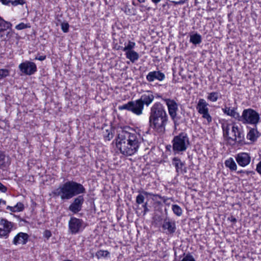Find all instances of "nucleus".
Segmentation results:
<instances>
[{
    "label": "nucleus",
    "instance_id": "obj_1",
    "mask_svg": "<svg viewBox=\"0 0 261 261\" xmlns=\"http://www.w3.org/2000/svg\"><path fill=\"white\" fill-rule=\"evenodd\" d=\"M128 126H115L117 135L115 145L122 154L126 156L134 154L143 140L139 134L128 132Z\"/></svg>",
    "mask_w": 261,
    "mask_h": 261
},
{
    "label": "nucleus",
    "instance_id": "obj_2",
    "mask_svg": "<svg viewBox=\"0 0 261 261\" xmlns=\"http://www.w3.org/2000/svg\"><path fill=\"white\" fill-rule=\"evenodd\" d=\"M169 122V117L164 105L160 102H155L150 108L149 123L155 133L163 134Z\"/></svg>",
    "mask_w": 261,
    "mask_h": 261
},
{
    "label": "nucleus",
    "instance_id": "obj_3",
    "mask_svg": "<svg viewBox=\"0 0 261 261\" xmlns=\"http://www.w3.org/2000/svg\"><path fill=\"white\" fill-rule=\"evenodd\" d=\"M84 186L73 181H68L52 191L54 197H60L61 200H68L75 195L85 193Z\"/></svg>",
    "mask_w": 261,
    "mask_h": 261
},
{
    "label": "nucleus",
    "instance_id": "obj_4",
    "mask_svg": "<svg viewBox=\"0 0 261 261\" xmlns=\"http://www.w3.org/2000/svg\"><path fill=\"white\" fill-rule=\"evenodd\" d=\"M172 143L174 154L185 151L190 145L189 139L185 133H181L175 136L172 141Z\"/></svg>",
    "mask_w": 261,
    "mask_h": 261
},
{
    "label": "nucleus",
    "instance_id": "obj_5",
    "mask_svg": "<svg viewBox=\"0 0 261 261\" xmlns=\"http://www.w3.org/2000/svg\"><path fill=\"white\" fill-rule=\"evenodd\" d=\"M259 120V113L254 109L248 108L243 111L242 115H240L239 121L245 125L250 124L256 127Z\"/></svg>",
    "mask_w": 261,
    "mask_h": 261
},
{
    "label": "nucleus",
    "instance_id": "obj_6",
    "mask_svg": "<svg viewBox=\"0 0 261 261\" xmlns=\"http://www.w3.org/2000/svg\"><path fill=\"white\" fill-rule=\"evenodd\" d=\"M118 109L120 110H126L136 115L140 116L143 114L144 107L142 103L138 99L136 100L128 101L127 103L122 106H119Z\"/></svg>",
    "mask_w": 261,
    "mask_h": 261
},
{
    "label": "nucleus",
    "instance_id": "obj_7",
    "mask_svg": "<svg viewBox=\"0 0 261 261\" xmlns=\"http://www.w3.org/2000/svg\"><path fill=\"white\" fill-rule=\"evenodd\" d=\"M208 106V103L204 99L201 98L198 100L196 109L198 112L202 115V117L206 119V124H209L212 121V117L209 113Z\"/></svg>",
    "mask_w": 261,
    "mask_h": 261
},
{
    "label": "nucleus",
    "instance_id": "obj_8",
    "mask_svg": "<svg viewBox=\"0 0 261 261\" xmlns=\"http://www.w3.org/2000/svg\"><path fill=\"white\" fill-rule=\"evenodd\" d=\"M233 137H228V139L233 142L232 144L237 143L239 145L245 144V138L243 130L238 125H233L231 129Z\"/></svg>",
    "mask_w": 261,
    "mask_h": 261
},
{
    "label": "nucleus",
    "instance_id": "obj_9",
    "mask_svg": "<svg viewBox=\"0 0 261 261\" xmlns=\"http://www.w3.org/2000/svg\"><path fill=\"white\" fill-rule=\"evenodd\" d=\"M83 225L84 222L82 219L71 217L68 222L69 231L72 234H76L83 230L84 228Z\"/></svg>",
    "mask_w": 261,
    "mask_h": 261
},
{
    "label": "nucleus",
    "instance_id": "obj_10",
    "mask_svg": "<svg viewBox=\"0 0 261 261\" xmlns=\"http://www.w3.org/2000/svg\"><path fill=\"white\" fill-rule=\"evenodd\" d=\"M13 227V223L7 219L0 218V238H8Z\"/></svg>",
    "mask_w": 261,
    "mask_h": 261
},
{
    "label": "nucleus",
    "instance_id": "obj_11",
    "mask_svg": "<svg viewBox=\"0 0 261 261\" xmlns=\"http://www.w3.org/2000/svg\"><path fill=\"white\" fill-rule=\"evenodd\" d=\"M167 106L169 114L172 120L175 122L178 111V104L174 100L170 98H162Z\"/></svg>",
    "mask_w": 261,
    "mask_h": 261
},
{
    "label": "nucleus",
    "instance_id": "obj_12",
    "mask_svg": "<svg viewBox=\"0 0 261 261\" xmlns=\"http://www.w3.org/2000/svg\"><path fill=\"white\" fill-rule=\"evenodd\" d=\"M18 68L22 73L28 75L34 74L37 71L36 64L34 62L30 61L21 63L19 65Z\"/></svg>",
    "mask_w": 261,
    "mask_h": 261
},
{
    "label": "nucleus",
    "instance_id": "obj_13",
    "mask_svg": "<svg viewBox=\"0 0 261 261\" xmlns=\"http://www.w3.org/2000/svg\"><path fill=\"white\" fill-rule=\"evenodd\" d=\"M162 227L167 234H173L176 230L175 221L169 217H166L164 219Z\"/></svg>",
    "mask_w": 261,
    "mask_h": 261
},
{
    "label": "nucleus",
    "instance_id": "obj_14",
    "mask_svg": "<svg viewBox=\"0 0 261 261\" xmlns=\"http://www.w3.org/2000/svg\"><path fill=\"white\" fill-rule=\"evenodd\" d=\"M84 201L83 196H79L74 199L73 202L69 205V210L73 213H78L81 211Z\"/></svg>",
    "mask_w": 261,
    "mask_h": 261
},
{
    "label": "nucleus",
    "instance_id": "obj_15",
    "mask_svg": "<svg viewBox=\"0 0 261 261\" xmlns=\"http://www.w3.org/2000/svg\"><path fill=\"white\" fill-rule=\"evenodd\" d=\"M172 163L175 167L177 174H183L187 172V167L185 166V162H182L178 158H173Z\"/></svg>",
    "mask_w": 261,
    "mask_h": 261
},
{
    "label": "nucleus",
    "instance_id": "obj_16",
    "mask_svg": "<svg viewBox=\"0 0 261 261\" xmlns=\"http://www.w3.org/2000/svg\"><path fill=\"white\" fill-rule=\"evenodd\" d=\"M236 160L240 166L245 167L250 163L251 158L248 153L241 152L236 155Z\"/></svg>",
    "mask_w": 261,
    "mask_h": 261
},
{
    "label": "nucleus",
    "instance_id": "obj_17",
    "mask_svg": "<svg viewBox=\"0 0 261 261\" xmlns=\"http://www.w3.org/2000/svg\"><path fill=\"white\" fill-rule=\"evenodd\" d=\"M155 96L153 93L150 91H147L146 93L142 94L139 99L144 107L146 106L148 107L153 101Z\"/></svg>",
    "mask_w": 261,
    "mask_h": 261
},
{
    "label": "nucleus",
    "instance_id": "obj_18",
    "mask_svg": "<svg viewBox=\"0 0 261 261\" xmlns=\"http://www.w3.org/2000/svg\"><path fill=\"white\" fill-rule=\"evenodd\" d=\"M165 78V74L160 71H151L146 75V80L149 82H152L155 80H157L159 81H162Z\"/></svg>",
    "mask_w": 261,
    "mask_h": 261
},
{
    "label": "nucleus",
    "instance_id": "obj_19",
    "mask_svg": "<svg viewBox=\"0 0 261 261\" xmlns=\"http://www.w3.org/2000/svg\"><path fill=\"white\" fill-rule=\"evenodd\" d=\"M29 238V236L27 233L19 232L14 237L13 243L15 245L20 244L24 245L28 242Z\"/></svg>",
    "mask_w": 261,
    "mask_h": 261
},
{
    "label": "nucleus",
    "instance_id": "obj_20",
    "mask_svg": "<svg viewBox=\"0 0 261 261\" xmlns=\"http://www.w3.org/2000/svg\"><path fill=\"white\" fill-rule=\"evenodd\" d=\"M223 111L225 114L239 121L240 115L234 108L230 109L229 107H225L223 109Z\"/></svg>",
    "mask_w": 261,
    "mask_h": 261
},
{
    "label": "nucleus",
    "instance_id": "obj_21",
    "mask_svg": "<svg viewBox=\"0 0 261 261\" xmlns=\"http://www.w3.org/2000/svg\"><path fill=\"white\" fill-rule=\"evenodd\" d=\"M259 133L257 130V127L256 126L253 128H251L249 130L247 135V138L252 142H254L257 140V138L259 137Z\"/></svg>",
    "mask_w": 261,
    "mask_h": 261
},
{
    "label": "nucleus",
    "instance_id": "obj_22",
    "mask_svg": "<svg viewBox=\"0 0 261 261\" xmlns=\"http://www.w3.org/2000/svg\"><path fill=\"white\" fill-rule=\"evenodd\" d=\"M10 164L9 157L6 156L4 152L0 151V169H5L8 167Z\"/></svg>",
    "mask_w": 261,
    "mask_h": 261
},
{
    "label": "nucleus",
    "instance_id": "obj_23",
    "mask_svg": "<svg viewBox=\"0 0 261 261\" xmlns=\"http://www.w3.org/2000/svg\"><path fill=\"white\" fill-rule=\"evenodd\" d=\"M139 194L137 196L136 199V203L139 205L143 204L145 203V196L153 195L145 191H139Z\"/></svg>",
    "mask_w": 261,
    "mask_h": 261
},
{
    "label": "nucleus",
    "instance_id": "obj_24",
    "mask_svg": "<svg viewBox=\"0 0 261 261\" xmlns=\"http://www.w3.org/2000/svg\"><path fill=\"white\" fill-rule=\"evenodd\" d=\"M125 56L126 58L129 59L132 63H134L138 60L139 58V54L134 50L126 51Z\"/></svg>",
    "mask_w": 261,
    "mask_h": 261
},
{
    "label": "nucleus",
    "instance_id": "obj_25",
    "mask_svg": "<svg viewBox=\"0 0 261 261\" xmlns=\"http://www.w3.org/2000/svg\"><path fill=\"white\" fill-rule=\"evenodd\" d=\"M12 27V24L9 21H5L3 18L0 17V34Z\"/></svg>",
    "mask_w": 261,
    "mask_h": 261
},
{
    "label": "nucleus",
    "instance_id": "obj_26",
    "mask_svg": "<svg viewBox=\"0 0 261 261\" xmlns=\"http://www.w3.org/2000/svg\"><path fill=\"white\" fill-rule=\"evenodd\" d=\"M202 41L201 36L198 34L195 33L190 35V42L194 45L200 44Z\"/></svg>",
    "mask_w": 261,
    "mask_h": 261
},
{
    "label": "nucleus",
    "instance_id": "obj_27",
    "mask_svg": "<svg viewBox=\"0 0 261 261\" xmlns=\"http://www.w3.org/2000/svg\"><path fill=\"white\" fill-rule=\"evenodd\" d=\"M225 165L226 167L229 168L230 170H236L237 169V166L232 158H230L225 162Z\"/></svg>",
    "mask_w": 261,
    "mask_h": 261
},
{
    "label": "nucleus",
    "instance_id": "obj_28",
    "mask_svg": "<svg viewBox=\"0 0 261 261\" xmlns=\"http://www.w3.org/2000/svg\"><path fill=\"white\" fill-rule=\"evenodd\" d=\"M219 93L217 92H212L208 93L207 99L212 102L216 101L219 97Z\"/></svg>",
    "mask_w": 261,
    "mask_h": 261
},
{
    "label": "nucleus",
    "instance_id": "obj_29",
    "mask_svg": "<svg viewBox=\"0 0 261 261\" xmlns=\"http://www.w3.org/2000/svg\"><path fill=\"white\" fill-rule=\"evenodd\" d=\"M172 210L175 215L177 216H180L182 213L181 208L177 204H173L172 206Z\"/></svg>",
    "mask_w": 261,
    "mask_h": 261
},
{
    "label": "nucleus",
    "instance_id": "obj_30",
    "mask_svg": "<svg viewBox=\"0 0 261 261\" xmlns=\"http://www.w3.org/2000/svg\"><path fill=\"white\" fill-rule=\"evenodd\" d=\"M109 254V252L106 250H99L96 253V256L98 258H100L102 257H106Z\"/></svg>",
    "mask_w": 261,
    "mask_h": 261
},
{
    "label": "nucleus",
    "instance_id": "obj_31",
    "mask_svg": "<svg viewBox=\"0 0 261 261\" xmlns=\"http://www.w3.org/2000/svg\"><path fill=\"white\" fill-rule=\"evenodd\" d=\"M9 70L7 69H0V80L8 76Z\"/></svg>",
    "mask_w": 261,
    "mask_h": 261
},
{
    "label": "nucleus",
    "instance_id": "obj_32",
    "mask_svg": "<svg viewBox=\"0 0 261 261\" xmlns=\"http://www.w3.org/2000/svg\"><path fill=\"white\" fill-rule=\"evenodd\" d=\"M30 27H31V26H30V24H29V23L25 24L23 22H21V23L17 24V25H16L15 28H16V29H17L18 30H21L24 29L26 28H29Z\"/></svg>",
    "mask_w": 261,
    "mask_h": 261
},
{
    "label": "nucleus",
    "instance_id": "obj_33",
    "mask_svg": "<svg viewBox=\"0 0 261 261\" xmlns=\"http://www.w3.org/2000/svg\"><path fill=\"white\" fill-rule=\"evenodd\" d=\"M135 43L133 42H129L127 45L124 48V50L126 51L133 50L132 49L134 47Z\"/></svg>",
    "mask_w": 261,
    "mask_h": 261
},
{
    "label": "nucleus",
    "instance_id": "obj_34",
    "mask_svg": "<svg viewBox=\"0 0 261 261\" xmlns=\"http://www.w3.org/2000/svg\"><path fill=\"white\" fill-rule=\"evenodd\" d=\"M14 206L16 212L22 211L24 209V205L21 202H18Z\"/></svg>",
    "mask_w": 261,
    "mask_h": 261
},
{
    "label": "nucleus",
    "instance_id": "obj_35",
    "mask_svg": "<svg viewBox=\"0 0 261 261\" xmlns=\"http://www.w3.org/2000/svg\"><path fill=\"white\" fill-rule=\"evenodd\" d=\"M180 261H196L193 256L190 254H187Z\"/></svg>",
    "mask_w": 261,
    "mask_h": 261
},
{
    "label": "nucleus",
    "instance_id": "obj_36",
    "mask_svg": "<svg viewBox=\"0 0 261 261\" xmlns=\"http://www.w3.org/2000/svg\"><path fill=\"white\" fill-rule=\"evenodd\" d=\"M69 24L67 22H63L61 24V29L63 32L67 33L69 31Z\"/></svg>",
    "mask_w": 261,
    "mask_h": 261
},
{
    "label": "nucleus",
    "instance_id": "obj_37",
    "mask_svg": "<svg viewBox=\"0 0 261 261\" xmlns=\"http://www.w3.org/2000/svg\"><path fill=\"white\" fill-rule=\"evenodd\" d=\"M154 197H158L159 198L163 200V202L167 205H169L170 203L168 202V201L169 200V198L165 197H162L161 195L158 194H154L153 195Z\"/></svg>",
    "mask_w": 261,
    "mask_h": 261
},
{
    "label": "nucleus",
    "instance_id": "obj_38",
    "mask_svg": "<svg viewBox=\"0 0 261 261\" xmlns=\"http://www.w3.org/2000/svg\"><path fill=\"white\" fill-rule=\"evenodd\" d=\"M222 128H223L224 136H226L228 137V134H229V125H227L226 126L223 125Z\"/></svg>",
    "mask_w": 261,
    "mask_h": 261
},
{
    "label": "nucleus",
    "instance_id": "obj_39",
    "mask_svg": "<svg viewBox=\"0 0 261 261\" xmlns=\"http://www.w3.org/2000/svg\"><path fill=\"white\" fill-rule=\"evenodd\" d=\"M24 3L23 0H14L12 1V4L13 6H17L18 5H22Z\"/></svg>",
    "mask_w": 261,
    "mask_h": 261
},
{
    "label": "nucleus",
    "instance_id": "obj_40",
    "mask_svg": "<svg viewBox=\"0 0 261 261\" xmlns=\"http://www.w3.org/2000/svg\"><path fill=\"white\" fill-rule=\"evenodd\" d=\"M147 202H145L143 204H142V207L143 208V215H145L147 212H149V209L147 207Z\"/></svg>",
    "mask_w": 261,
    "mask_h": 261
},
{
    "label": "nucleus",
    "instance_id": "obj_41",
    "mask_svg": "<svg viewBox=\"0 0 261 261\" xmlns=\"http://www.w3.org/2000/svg\"><path fill=\"white\" fill-rule=\"evenodd\" d=\"M43 236L47 239H48L51 236V233L49 230H45L43 233Z\"/></svg>",
    "mask_w": 261,
    "mask_h": 261
},
{
    "label": "nucleus",
    "instance_id": "obj_42",
    "mask_svg": "<svg viewBox=\"0 0 261 261\" xmlns=\"http://www.w3.org/2000/svg\"><path fill=\"white\" fill-rule=\"evenodd\" d=\"M227 220L233 223H236L237 221V219L235 217H234L233 216H230V217H228Z\"/></svg>",
    "mask_w": 261,
    "mask_h": 261
},
{
    "label": "nucleus",
    "instance_id": "obj_43",
    "mask_svg": "<svg viewBox=\"0 0 261 261\" xmlns=\"http://www.w3.org/2000/svg\"><path fill=\"white\" fill-rule=\"evenodd\" d=\"M7 188L0 182V191L2 192H6Z\"/></svg>",
    "mask_w": 261,
    "mask_h": 261
},
{
    "label": "nucleus",
    "instance_id": "obj_44",
    "mask_svg": "<svg viewBox=\"0 0 261 261\" xmlns=\"http://www.w3.org/2000/svg\"><path fill=\"white\" fill-rule=\"evenodd\" d=\"M256 171L261 174V161L257 165Z\"/></svg>",
    "mask_w": 261,
    "mask_h": 261
},
{
    "label": "nucleus",
    "instance_id": "obj_45",
    "mask_svg": "<svg viewBox=\"0 0 261 261\" xmlns=\"http://www.w3.org/2000/svg\"><path fill=\"white\" fill-rule=\"evenodd\" d=\"M46 59L45 56H40L39 57H36L35 58L36 60H38L39 61H43Z\"/></svg>",
    "mask_w": 261,
    "mask_h": 261
},
{
    "label": "nucleus",
    "instance_id": "obj_46",
    "mask_svg": "<svg viewBox=\"0 0 261 261\" xmlns=\"http://www.w3.org/2000/svg\"><path fill=\"white\" fill-rule=\"evenodd\" d=\"M1 2L4 5H8L10 3H12V0H0Z\"/></svg>",
    "mask_w": 261,
    "mask_h": 261
},
{
    "label": "nucleus",
    "instance_id": "obj_47",
    "mask_svg": "<svg viewBox=\"0 0 261 261\" xmlns=\"http://www.w3.org/2000/svg\"><path fill=\"white\" fill-rule=\"evenodd\" d=\"M7 209L8 210H10V211H11L12 212H16L15 208L14 206H8L7 207Z\"/></svg>",
    "mask_w": 261,
    "mask_h": 261
},
{
    "label": "nucleus",
    "instance_id": "obj_48",
    "mask_svg": "<svg viewBox=\"0 0 261 261\" xmlns=\"http://www.w3.org/2000/svg\"><path fill=\"white\" fill-rule=\"evenodd\" d=\"M255 173L254 172L252 171H245V174H246L247 175H249L250 174H254Z\"/></svg>",
    "mask_w": 261,
    "mask_h": 261
},
{
    "label": "nucleus",
    "instance_id": "obj_49",
    "mask_svg": "<svg viewBox=\"0 0 261 261\" xmlns=\"http://www.w3.org/2000/svg\"><path fill=\"white\" fill-rule=\"evenodd\" d=\"M161 0H151L152 3H153L154 4H158Z\"/></svg>",
    "mask_w": 261,
    "mask_h": 261
},
{
    "label": "nucleus",
    "instance_id": "obj_50",
    "mask_svg": "<svg viewBox=\"0 0 261 261\" xmlns=\"http://www.w3.org/2000/svg\"><path fill=\"white\" fill-rule=\"evenodd\" d=\"M238 173H245V171L244 170H240L237 172Z\"/></svg>",
    "mask_w": 261,
    "mask_h": 261
},
{
    "label": "nucleus",
    "instance_id": "obj_51",
    "mask_svg": "<svg viewBox=\"0 0 261 261\" xmlns=\"http://www.w3.org/2000/svg\"><path fill=\"white\" fill-rule=\"evenodd\" d=\"M138 1L140 3H142L145 2V0H138Z\"/></svg>",
    "mask_w": 261,
    "mask_h": 261
},
{
    "label": "nucleus",
    "instance_id": "obj_52",
    "mask_svg": "<svg viewBox=\"0 0 261 261\" xmlns=\"http://www.w3.org/2000/svg\"><path fill=\"white\" fill-rule=\"evenodd\" d=\"M156 97H158V98H161L162 99L163 98L162 97V96H161V95H159L158 94H156Z\"/></svg>",
    "mask_w": 261,
    "mask_h": 261
},
{
    "label": "nucleus",
    "instance_id": "obj_53",
    "mask_svg": "<svg viewBox=\"0 0 261 261\" xmlns=\"http://www.w3.org/2000/svg\"><path fill=\"white\" fill-rule=\"evenodd\" d=\"M171 147V145H169V146H166L167 149H169V148H170Z\"/></svg>",
    "mask_w": 261,
    "mask_h": 261
}]
</instances>
